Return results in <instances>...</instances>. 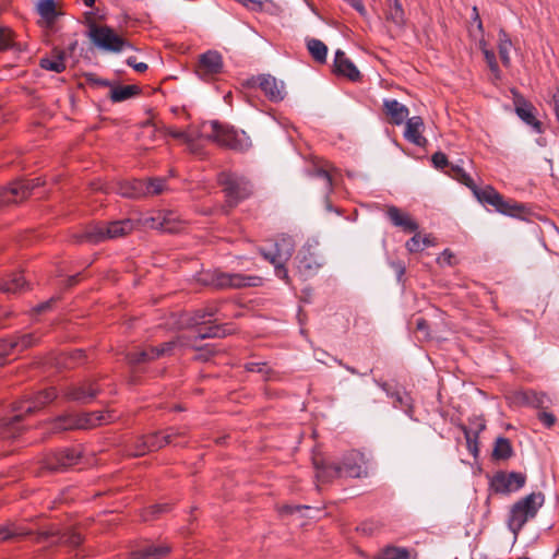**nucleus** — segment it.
I'll return each instance as SVG.
<instances>
[{
  "mask_svg": "<svg viewBox=\"0 0 559 559\" xmlns=\"http://www.w3.org/2000/svg\"><path fill=\"white\" fill-rule=\"evenodd\" d=\"M312 462L316 468V477L320 483H329L333 478L341 476L355 478L368 476L365 455L355 450L344 455L341 465L326 463L320 454H314Z\"/></svg>",
  "mask_w": 559,
  "mask_h": 559,
  "instance_id": "1",
  "label": "nucleus"
},
{
  "mask_svg": "<svg viewBox=\"0 0 559 559\" xmlns=\"http://www.w3.org/2000/svg\"><path fill=\"white\" fill-rule=\"evenodd\" d=\"M57 397V391L55 388H48L39 391L17 403L12 407L13 415L4 417L0 421L1 436L2 438H15L20 435L21 429L16 424L26 414H33L36 411L43 408L45 405L51 403Z\"/></svg>",
  "mask_w": 559,
  "mask_h": 559,
  "instance_id": "2",
  "label": "nucleus"
},
{
  "mask_svg": "<svg viewBox=\"0 0 559 559\" xmlns=\"http://www.w3.org/2000/svg\"><path fill=\"white\" fill-rule=\"evenodd\" d=\"M295 250V242L290 236L282 235L270 248L259 247V253L274 266L275 275L289 283L286 263Z\"/></svg>",
  "mask_w": 559,
  "mask_h": 559,
  "instance_id": "3",
  "label": "nucleus"
},
{
  "mask_svg": "<svg viewBox=\"0 0 559 559\" xmlns=\"http://www.w3.org/2000/svg\"><path fill=\"white\" fill-rule=\"evenodd\" d=\"M117 416L112 412L95 411L81 415H62L51 423V430L60 432L71 429H91L114 421Z\"/></svg>",
  "mask_w": 559,
  "mask_h": 559,
  "instance_id": "4",
  "label": "nucleus"
},
{
  "mask_svg": "<svg viewBox=\"0 0 559 559\" xmlns=\"http://www.w3.org/2000/svg\"><path fill=\"white\" fill-rule=\"evenodd\" d=\"M134 222L129 218L110 222L107 225H94L78 236V241L99 243L105 240L117 239L129 235L134 229Z\"/></svg>",
  "mask_w": 559,
  "mask_h": 559,
  "instance_id": "5",
  "label": "nucleus"
},
{
  "mask_svg": "<svg viewBox=\"0 0 559 559\" xmlns=\"http://www.w3.org/2000/svg\"><path fill=\"white\" fill-rule=\"evenodd\" d=\"M209 126L211 128L209 139L223 147L243 152L251 146L250 138L245 131H238L234 127L216 120L211 121Z\"/></svg>",
  "mask_w": 559,
  "mask_h": 559,
  "instance_id": "6",
  "label": "nucleus"
},
{
  "mask_svg": "<svg viewBox=\"0 0 559 559\" xmlns=\"http://www.w3.org/2000/svg\"><path fill=\"white\" fill-rule=\"evenodd\" d=\"M201 282L205 285L213 286L218 289L226 288H246L262 285V277L257 275H245L240 273H225L215 271L202 275Z\"/></svg>",
  "mask_w": 559,
  "mask_h": 559,
  "instance_id": "7",
  "label": "nucleus"
},
{
  "mask_svg": "<svg viewBox=\"0 0 559 559\" xmlns=\"http://www.w3.org/2000/svg\"><path fill=\"white\" fill-rule=\"evenodd\" d=\"M544 502L542 493H530L513 504L510 516L509 527L516 535L524 524L533 519Z\"/></svg>",
  "mask_w": 559,
  "mask_h": 559,
  "instance_id": "8",
  "label": "nucleus"
},
{
  "mask_svg": "<svg viewBox=\"0 0 559 559\" xmlns=\"http://www.w3.org/2000/svg\"><path fill=\"white\" fill-rule=\"evenodd\" d=\"M216 314L215 307L199 309L190 320V324L195 326L194 340H204L213 337H223L229 333L226 326L215 324L211 318Z\"/></svg>",
  "mask_w": 559,
  "mask_h": 559,
  "instance_id": "9",
  "label": "nucleus"
},
{
  "mask_svg": "<svg viewBox=\"0 0 559 559\" xmlns=\"http://www.w3.org/2000/svg\"><path fill=\"white\" fill-rule=\"evenodd\" d=\"M229 206H235L251 194V183L243 177L233 173H222L218 177Z\"/></svg>",
  "mask_w": 559,
  "mask_h": 559,
  "instance_id": "10",
  "label": "nucleus"
},
{
  "mask_svg": "<svg viewBox=\"0 0 559 559\" xmlns=\"http://www.w3.org/2000/svg\"><path fill=\"white\" fill-rule=\"evenodd\" d=\"M88 36L94 45L107 51L120 52L123 48L131 47L129 41L106 25L92 24Z\"/></svg>",
  "mask_w": 559,
  "mask_h": 559,
  "instance_id": "11",
  "label": "nucleus"
},
{
  "mask_svg": "<svg viewBox=\"0 0 559 559\" xmlns=\"http://www.w3.org/2000/svg\"><path fill=\"white\" fill-rule=\"evenodd\" d=\"M187 433L186 428H168L162 435L159 432L143 436V448H138L134 452V456H142L151 451H156L165 445L174 444L179 445L177 438L185 437Z\"/></svg>",
  "mask_w": 559,
  "mask_h": 559,
  "instance_id": "12",
  "label": "nucleus"
},
{
  "mask_svg": "<svg viewBox=\"0 0 559 559\" xmlns=\"http://www.w3.org/2000/svg\"><path fill=\"white\" fill-rule=\"evenodd\" d=\"M469 189L473 191L478 201L495 206L496 210L502 214L515 215L522 210L520 204L507 202L503 197L490 186H487L484 189H479L475 183H473Z\"/></svg>",
  "mask_w": 559,
  "mask_h": 559,
  "instance_id": "13",
  "label": "nucleus"
},
{
  "mask_svg": "<svg viewBox=\"0 0 559 559\" xmlns=\"http://www.w3.org/2000/svg\"><path fill=\"white\" fill-rule=\"evenodd\" d=\"M298 272L305 277L313 276L324 264V259L320 254L318 248L313 245H306L301 248L297 255Z\"/></svg>",
  "mask_w": 559,
  "mask_h": 559,
  "instance_id": "14",
  "label": "nucleus"
},
{
  "mask_svg": "<svg viewBox=\"0 0 559 559\" xmlns=\"http://www.w3.org/2000/svg\"><path fill=\"white\" fill-rule=\"evenodd\" d=\"M179 341H169L159 346H150L147 348L130 352L127 354V359L131 365H139L157 359L162 356L170 355L177 347Z\"/></svg>",
  "mask_w": 559,
  "mask_h": 559,
  "instance_id": "15",
  "label": "nucleus"
},
{
  "mask_svg": "<svg viewBox=\"0 0 559 559\" xmlns=\"http://www.w3.org/2000/svg\"><path fill=\"white\" fill-rule=\"evenodd\" d=\"M38 341L39 336L36 333H26L11 340H0V366L9 355L23 352L37 344Z\"/></svg>",
  "mask_w": 559,
  "mask_h": 559,
  "instance_id": "16",
  "label": "nucleus"
},
{
  "mask_svg": "<svg viewBox=\"0 0 559 559\" xmlns=\"http://www.w3.org/2000/svg\"><path fill=\"white\" fill-rule=\"evenodd\" d=\"M526 481V476L518 472H498L491 480V486L497 492L509 493L521 489Z\"/></svg>",
  "mask_w": 559,
  "mask_h": 559,
  "instance_id": "17",
  "label": "nucleus"
},
{
  "mask_svg": "<svg viewBox=\"0 0 559 559\" xmlns=\"http://www.w3.org/2000/svg\"><path fill=\"white\" fill-rule=\"evenodd\" d=\"M250 83L259 86L265 96L272 102H281L285 97V85L271 74H261L252 78Z\"/></svg>",
  "mask_w": 559,
  "mask_h": 559,
  "instance_id": "18",
  "label": "nucleus"
},
{
  "mask_svg": "<svg viewBox=\"0 0 559 559\" xmlns=\"http://www.w3.org/2000/svg\"><path fill=\"white\" fill-rule=\"evenodd\" d=\"M80 459V452L74 449L60 450L47 456L45 467L51 472H60L78 464Z\"/></svg>",
  "mask_w": 559,
  "mask_h": 559,
  "instance_id": "19",
  "label": "nucleus"
},
{
  "mask_svg": "<svg viewBox=\"0 0 559 559\" xmlns=\"http://www.w3.org/2000/svg\"><path fill=\"white\" fill-rule=\"evenodd\" d=\"M223 60L217 51L209 50L200 56L197 73L203 79L207 80L222 71Z\"/></svg>",
  "mask_w": 559,
  "mask_h": 559,
  "instance_id": "20",
  "label": "nucleus"
},
{
  "mask_svg": "<svg viewBox=\"0 0 559 559\" xmlns=\"http://www.w3.org/2000/svg\"><path fill=\"white\" fill-rule=\"evenodd\" d=\"M98 389L91 380L84 381L79 384L69 385L63 394L66 399L79 403H90L97 395Z\"/></svg>",
  "mask_w": 559,
  "mask_h": 559,
  "instance_id": "21",
  "label": "nucleus"
},
{
  "mask_svg": "<svg viewBox=\"0 0 559 559\" xmlns=\"http://www.w3.org/2000/svg\"><path fill=\"white\" fill-rule=\"evenodd\" d=\"M146 225L152 228L160 229L163 231L176 233L178 231V215L173 211H160L155 216L146 219Z\"/></svg>",
  "mask_w": 559,
  "mask_h": 559,
  "instance_id": "22",
  "label": "nucleus"
},
{
  "mask_svg": "<svg viewBox=\"0 0 559 559\" xmlns=\"http://www.w3.org/2000/svg\"><path fill=\"white\" fill-rule=\"evenodd\" d=\"M334 68L338 75H343L350 81L356 82L361 78L357 67L346 57L345 52L340 49L335 52Z\"/></svg>",
  "mask_w": 559,
  "mask_h": 559,
  "instance_id": "23",
  "label": "nucleus"
},
{
  "mask_svg": "<svg viewBox=\"0 0 559 559\" xmlns=\"http://www.w3.org/2000/svg\"><path fill=\"white\" fill-rule=\"evenodd\" d=\"M28 185L25 182H13L9 188L0 190V206L19 202L28 197Z\"/></svg>",
  "mask_w": 559,
  "mask_h": 559,
  "instance_id": "24",
  "label": "nucleus"
},
{
  "mask_svg": "<svg viewBox=\"0 0 559 559\" xmlns=\"http://www.w3.org/2000/svg\"><path fill=\"white\" fill-rule=\"evenodd\" d=\"M386 216L394 226L406 233H414L418 229V224L407 213L402 212L394 205L388 206Z\"/></svg>",
  "mask_w": 559,
  "mask_h": 559,
  "instance_id": "25",
  "label": "nucleus"
},
{
  "mask_svg": "<svg viewBox=\"0 0 559 559\" xmlns=\"http://www.w3.org/2000/svg\"><path fill=\"white\" fill-rule=\"evenodd\" d=\"M171 550L168 544H148L131 554L130 559H164Z\"/></svg>",
  "mask_w": 559,
  "mask_h": 559,
  "instance_id": "26",
  "label": "nucleus"
},
{
  "mask_svg": "<svg viewBox=\"0 0 559 559\" xmlns=\"http://www.w3.org/2000/svg\"><path fill=\"white\" fill-rule=\"evenodd\" d=\"M423 129V119L418 116L412 117L406 120L404 136L408 142L417 146H425L427 144V139L421 134Z\"/></svg>",
  "mask_w": 559,
  "mask_h": 559,
  "instance_id": "27",
  "label": "nucleus"
},
{
  "mask_svg": "<svg viewBox=\"0 0 559 559\" xmlns=\"http://www.w3.org/2000/svg\"><path fill=\"white\" fill-rule=\"evenodd\" d=\"M144 181L139 179L121 180L112 188L117 193L124 198L144 197Z\"/></svg>",
  "mask_w": 559,
  "mask_h": 559,
  "instance_id": "28",
  "label": "nucleus"
},
{
  "mask_svg": "<svg viewBox=\"0 0 559 559\" xmlns=\"http://www.w3.org/2000/svg\"><path fill=\"white\" fill-rule=\"evenodd\" d=\"M385 114L390 117L393 124H402L407 120L408 108L396 99H385L383 103Z\"/></svg>",
  "mask_w": 559,
  "mask_h": 559,
  "instance_id": "29",
  "label": "nucleus"
},
{
  "mask_svg": "<svg viewBox=\"0 0 559 559\" xmlns=\"http://www.w3.org/2000/svg\"><path fill=\"white\" fill-rule=\"evenodd\" d=\"M535 108L532 104L524 99L515 102L516 115L527 124L532 126L537 132H542V123L536 119L534 114Z\"/></svg>",
  "mask_w": 559,
  "mask_h": 559,
  "instance_id": "30",
  "label": "nucleus"
},
{
  "mask_svg": "<svg viewBox=\"0 0 559 559\" xmlns=\"http://www.w3.org/2000/svg\"><path fill=\"white\" fill-rule=\"evenodd\" d=\"M385 17L399 28L405 24V13L400 0H385Z\"/></svg>",
  "mask_w": 559,
  "mask_h": 559,
  "instance_id": "31",
  "label": "nucleus"
},
{
  "mask_svg": "<svg viewBox=\"0 0 559 559\" xmlns=\"http://www.w3.org/2000/svg\"><path fill=\"white\" fill-rule=\"evenodd\" d=\"M37 12L45 20L47 26L52 25L58 16L55 0H39Z\"/></svg>",
  "mask_w": 559,
  "mask_h": 559,
  "instance_id": "32",
  "label": "nucleus"
},
{
  "mask_svg": "<svg viewBox=\"0 0 559 559\" xmlns=\"http://www.w3.org/2000/svg\"><path fill=\"white\" fill-rule=\"evenodd\" d=\"M513 455V448L510 440L506 437H498L495 441L493 450H492V459L508 460Z\"/></svg>",
  "mask_w": 559,
  "mask_h": 559,
  "instance_id": "33",
  "label": "nucleus"
},
{
  "mask_svg": "<svg viewBox=\"0 0 559 559\" xmlns=\"http://www.w3.org/2000/svg\"><path fill=\"white\" fill-rule=\"evenodd\" d=\"M40 67L45 70L57 73L64 71V53L62 51H56L51 57L41 58Z\"/></svg>",
  "mask_w": 559,
  "mask_h": 559,
  "instance_id": "34",
  "label": "nucleus"
},
{
  "mask_svg": "<svg viewBox=\"0 0 559 559\" xmlns=\"http://www.w3.org/2000/svg\"><path fill=\"white\" fill-rule=\"evenodd\" d=\"M307 49L314 61L319 63H324L326 61L328 47L326 45L316 38H308L306 40Z\"/></svg>",
  "mask_w": 559,
  "mask_h": 559,
  "instance_id": "35",
  "label": "nucleus"
},
{
  "mask_svg": "<svg viewBox=\"0 0 559 559\" xmlns=\"http://www.w3.org/2000/svg\"><path fill=\"white\" fill-rule=\"evenodd\" d=\"M27 283L21 274H13L9 280L0 283V292L5 294H17L26 288Z\"/></svg>",
  "mask_w": 559,
  "mask_h": 559,
  "instance_id": "36",
  "label": "nucleus"
},
{
  "mask_svg": "<svg viewBox=\"0 0 559 559\" xmlns=\"http://www.w3.org/2000/svg\"><path fill=\"white\" fill-rule=\"evenodd\" d=\"M176 341H179L177 343V346H191L195 350H198V354L195 356V359L198 360L207 361L215 353L214 349L209 345L202 347L197 346L194 344L195 340L193 338V336L189 337L188 340H186L185 337H178Z\"/></svg>",
  "mask_w": 559,
  "mask_h": 559,
  "instance_id": "37",
  "label": "nucleus"
},
{
  "mask_svg": "<svg viewBox=\"0 0 559 559\" xmlns=\"http://www.w3.org/2000/svg\"><path fill=\"white\" fill-rule=\"evenodd\" d=\"M139 93L140 90L136 85L115 86L110 91V99L114 103H120L133 97Z\"/></svg>",
  "mask_w": 559,
  "mask_h": 559,
  "instance_id": "38",
  "label": "nucleus"
},
{
  "mask_svg": "<svg viewBox=\"0 0 559 559\" xmlns=\"http://www.w3.org/2000/svg\"><path fill=\"white\" fill-rule=\"evenodd\" d=\"M511 46H512L511 39L509 38L508 34L501 29L499 32L498 49H499V56H500L501 62L503 63L504 67H509L511 63V59H510V55H509Z\"/></svg>",
  "mask_w": 559,
  "mask_h": 559,
  "instance_id": "39",
  "label": "nucleus"
},
{
  "mask_svg": "<svg viewBox=\"0 0 559 559\" xmlns=\"http://www.w3.org/2000/svg\"><path fill=\"white\" fill-rule=\"evenodd\" d=\"M484 429H485V424L483 421L477 425V428L475 431H472L471 429H468L466 427L463 428L467 448H468L469 452L472 454H474L475 456L478 453V442H477L478 435Z\"/></svg>",
  "mask_w": 559,
  "mask_h": 559,
  "instance_id": "40",
  "label": "nucleus"
},
{
  "mask_svg": "<svg viewBox=\"0 0 559 559\" xmlns=\"http://www.w3.org/2000/svg\"><path fill=\"white\" fill-rule=\"evenodd\" d=\"M310 175L322 181L323 190L330 191L332 189V175L326 166H313Z\"/></svg>",
  "mask_w": 559,
  "mask_h": 559,
  "instance_id": "41",
  "label": "nucleus"
},
{
  "mask_svg": "<svg viewBox=\"0 0 559 559\" xmlns=\"http://www.w3.org/2000/svg\"><path fill=\"white\" fill-rule=\"evenodd\" d=\"M378 559H409V552L404 548L391 546L380 551Z\"/></svg>",
  "mask_w": 559,
  "mask_h": 559,
  "instance_id": "42",
  "label": "nucleus"
},
{
  "mask_svg": "<svg viewBox=\"0 0 559 559\" xmlns=\"http://www.w3.org/2000/svg\"><path fill=\"white\" fill-rule=\"evenodd\" d=\"M144 197L160 194L165 190V180L162 178H152L144 181Z\"/></svg>",
  "mask_w": 559,
  "mask_h": 559,
  "instance_id": "43",
  "label": "nucleus"
},
{
  "mask_svg": "<svg viewBox=\"0 0 559 559\" xmlns=\"http://www.w3.org/2000/svg\"><path fill=\"white\" fill-rule=\"evenodd\" d=\"M448 174L468 188H471L474 183L473 179L469 177L468 174L465 173V170L461 166L451 165Z\"/></svg>",
  "mask_w": 559,
  "mask_h": 559,
  "instance_id": "44",
  "label": "nucleus"
},
{
  "mask_svg": "<svg viewBox=\"0 0 559 559\" xmlns=\"http://www.w3.org/2000/svg\"><path fill=\"white\" fill-rule=\"evenodd\" d=\"M83 538L80 533L70 531L64 532L58 537V543L63 545H69L71 547H76L82 543Z\"/></svg>",
  "mask_w": 559,
  "mask_h": 559,
  "instance_id": "45",
  "label": "nucleus"
},
{
  "mask_svg": "<svg viewBox=\"0 0 559 559\" xmlns=\"http://www.w3.org/2000/svg\"><path fill=\"white\" fill-rule=\"evenodd\" d=\"M166 132L167 134H169L170 136L175 138V139H179V140H182L183 142H186L189 146V148L194 152V139L193 136L186 132V131H180V130H177V129H174V128H167L166 129Z\"/></svg>",
  "mask_w": 559,
  "mask_h": 559,
  "instance_id": "46",
  "label": "nucleus"
},
{
  "mask_svg": "<svg viewBox=\"0 0 559 559\" xmlns=\"http://www.w3.org/2000/svg\"><path fill=\"white\" fill-rule=\"evenodd\" d=\"M26 534L27 533L21 532L15 527L0 526V542H4L15 536H22Z\"/></svg>",
  "mask_w": 559,
  "mask_h": 559,
  "instance_id": "47",
  "label": "nucleus"
},
{
  "mask_svg": "<svg viewBox=\"0 0 559 559\" xmlns=\"http://www.w3.org/2000/svg\"><path fill=\"white\" fill-rule=\"evenodd\" d=\"M12 45V33L7 27H0V50L8 49Z\"/></svg>",
  "mask_w": 559,
  "mask_h": 559,
  "instance_id": "48",
  "label": "nucleus"
},
{
  "mask_svg": "<svg viewBox=\"0 0 559 559\" xmlns=\"http://www.w3.org/2000/svg\"><path fill=\"white\" fill-rule=\"evenodd\" d=\"M406 248L409 252H418L424 250V246L421 242V235L416 234L414 235L407 242Z\"/></svg>",
  "mask_w": 559,
  "mask_h": 559,
  "instance_id": "49",
  "label": "nucleus"
},
{
  "mask_svg": "<svg viewBox=\"0 0 559 559\" xmlns=\"http://www.w3.org/2000/svg\"><path fill=\"white\" fill-rule=\"evenodd\" d=\"M431 162L437 169H443L449 166L448 157L442 152H437L432 155Z\"/></svg>",
  "mask_w": 559,
  "mask_h": 559,
  "instance_id": "50",
  "label": "nucleus"
},
{
  "mask_svg": "<svg viewBox=\"0 0 559 559\" xmlns=\"http://www.w3.org/2000/svg\"><path fill=\"white\" fill-rule=\"evenodd\" d=\"M245 368H246L247 371H250V372H253V371H257V372H267L266 362H263V361H260V362H254V361L247 362L245 365Z\"/></svg>",
  "mask_w": 559,
  "mask_h": 559,
  "instance_id": "51",
  "label": "nucleus"
},
{
  "mask_svg": "<svg viewBox=\"0 0 559 559\" xmlns=\"http://www.w3.org/2000/svg\"><path fill=\"white\" fill-rule=\"evenodd\" d=\"M454 254L445 249L437 259L440 265H452L453 264Z\"/></svg>",
  "mask_w": 559,
  "mask_h": 559,
  "instance_id": "52",
  "label": "nucleus"
},
{
  "mask_svg": "<svg viewBox=\"0 0 559 559\" xmlns=\"http://www.w3.org/2000/svg\"><path fill=\"white\" fill-rule=\"evenodd\" d=\"M127 64L133 68L136 72L142 73L147 70V64L144 62H136L134 57H129L127 59Z\"/></svg>",
  "mask_w": 559,
  "mask_h": 559,
  "instance_id": "53",
  "label": "nucleus"
},
{
  "mask_svg": "<svg viewBox=\"0 0 559 559\" xmlns=\"http://www.w3.org/2000/svg\"><path fill=\"white\" fill-rule=\"evenodd\" d=\"M57 300V298L52 297L50 298L49 300L45 301V302H41L39 304L38 306H36L34 308V311L36 313H43V312H46L48 311L49 309H51L53 302Z\"/></svg>",
  "mask_w": 559,
  "mask_h": 559,
  "instance_id": "54",
  "label": "nucleus"
},
{
  "mask_svg": "<svg viewBox=\"0 0 559 559\" xmlns=\"http://www.w3.org/2000/svg\"><path fill=\"white\" fill-rule=\"evenodd\" d=\"M538 418L547 427H551L556 421L555 416L546 412L539 413Z\"/></svg>",
  "mask_w": 559,
  "mask_h": 559,
  "instance_id": "55",
  "label": "nucleus"
},
{
  "mask_svg": "<svg viewBox=\"0 0 559 559\" xmlns=\"http://www.w3.org/2000/svg\"><path fill=\"white\" fill-rule=\"evenodd\" d=\"M169 509L168 504H155L147 510L150 515L154 516L162 512H166Z\"/></svg>",
  "mask_w": 559,
  "mask_h": 559,
  "instance_id": "56",
  "label": "nucleus"
},
{
  "mask_svg": "<svg viewBox=\"0 0 559 559\" xmlns=\"http://www.w3.org/2000/svg\"><path fill=\"white\" fill-rule=\"evenodd\" d=\"M360 15L366 14V9L362 0H346Z\"/></svg>",
  "mask_w": 559,
  "mask_h": 559,
  "instance_id": "57",
  "label": "nucleus"
},
{
  "mask_svg": "<svg viewBox=\"0 0 559 559\" xmlns=\"http://www.w3.org/2000/svg\"><path fill=\"white\" fill-rule=\"evenodd\" d=\"M17 182H25L26 185H28V187H29L28 195L31 194V192L34 188L43 185V181L40 180V178L28 179V180H19Z\"/></svg>",
  "mask_w": 559,
  "mask_h": 559,
  "instance_id": "58",
  "label": "nucleus"
},
{
  "mask_svg": "<svg viewBox=\"0 0 559 559\" xmlns=\"http://www.w3.org/2000/svg\"><path fill=\"white\" fill-rule=\"evenodd\" d=\"M490 71L493 73L495 78L496 79H499L500 76V70H499V67H498V63L496 61V58H493L492 60H488L486 61Z\"/></svg>",
  "mask_w": 559,
  "mask_h": 559,
  "instance_id": "59",
  "label": "nucleus"
},
{
  "mask_svg": "<svg viewBox=\"0 0 559 559\" xmlns=\"http://www.w3.org/2000/svg\"><path fill=\"white\" fill-rule=\"evenodd\" d=\"M301 510H309V507L307 506H296V507H292V506H284L282 508V512L284 513H294L295 511H301Z\"/></svg>",
  "mask_w": 559,
  "mask_h": 559,
  "instance_id": "60",
  "label": "nucleus"
},
{
  "mask_svg": "<svg viewBox=\"0 0 559 559\" xmlns=\"http://www.w3.org/2000/svg\"><path fill=\"white\" fill-rule=\"evenodd\" d=\"M480 48H481V51L484 53L486 61L492 60L493 58H496L495 52L490 49H487L485 43H483V41L480 43Z\"/></svg>",
  "mask_w": 559,
  "mask_h": 559,
  "instance_id": "61",
  "label": "nucleus"
},
{
  "mask_svg": "<svg viewBox=\"0 0 559 559\" xmlns=\"http://www.w3.org/2000/svg\"><path fill=\"white\" fill-rule=\"evenodd\" d=\"M85 357L83 349H75L70 354V358L75 361H81Z\"/></svg>",
  "mask_w": 559,
  "mask_h": 559,
  "instance_id": "62",
  "label": "nucleus"
},
{
  "mask_svg": "<svg viewBox=\"0 0 559 559\" xmlns=\"http://www.w3.org/2000/svg\"><path fill=\"white\" fill-rule=\"evenodd\" d=\"M421 242L425 249L426 247L435 246V238L431 235H425L421 236Z\"/></svg>",
  "mask_w": 559,
  "mask_h": 559,
  "instance_id": "63",
  "label": "nucleus"
},
{
  "mask_svg": "<svg viewBox=\"0 0 559 559\" xmlns=\"http://www.w3.org/2000/svg\"><path fill=\"white\" fill-rule=\"evenodd\" d=\"M90 81L99 86H110L111 85L109 81L104 80V79L91 78Z\"/></svg>",
  "mask_w": 559,
  "mask_h": 559,
  "instance_id": "64",
  "label": "nucleus"
}]
</instances>
